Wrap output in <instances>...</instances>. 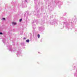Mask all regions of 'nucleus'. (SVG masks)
<instances>
[{"instance_id": "obj_1", "label": "nucleus", "mask_w": 77, "mask_h": 77, "mask_svg": "<svg viewBox=\"0 0 77 77\" xmlns=\"http://www.w3.org/2000/svg\"><path fill=\"white\" fill-rule=\"evenodd\" d=\"M37 36L38 38H40V35H39V34H38Z\"/></svg>"}, {"instance_id": "obj_4", "label": "nucleus", "mask_w": 77, "mask_h": 77, "mask_svg": "<svg viewBox=\"0 0 77 77\" xmlns=\"http://www.w3.org/2000/svg\"><path fill=\"white\" fill-rule=\"evenodd\" d=\"M22 19H20V20H19V21H20V22H21V21H22Z\"/></svg>"}, {"instance_id": "obj_6", "label": "nucleus", "mask_w": 77, "mask_h": 77, "mask_svg": "<svg viewBox=\"0 0 77 77\" xmlns=\"http://www.w3.org/2000/svg\"><path fill=\"white\" fill-rule=\"evenodd\" d=\"M3 20H5V18H3Z\"/></svg>"}, {"instance_id": "obj_2", "label": "nucleus", "mask_w": 77, "mask_h": 77, "mask_svg": "<svg viewBox=\"0 0 77 77\" xmlns=\"http://www.w3.org/2000/svg\"><path fill=\"white\" fill-rule=\"evenodd\" d=\"M12 23L13 24H14V25H16L17 24V23H16L13 22Z\"/></svg>"}, {"instance_id": "obj_7", "label": "nucleus", "mask_w": 77, "mask_h": 77, "mask_svg": "<svg viewBox=\"0 0 77 77\" xmlns=\"http://www.w3.org/2000/svg\"><path fill=\"white\" fill-rule=\"evenodd\" d=\"M23 39H26V38H24Z\"/></svg>"}, {"instance_id": "obj_3", "label": "nucleus", "mask_w": 77, "mask_h": 77, "mask_svg": "<svg viewBox=\"0 0 77 77\" xmlns=\"http://www.w3.org/2000/svg\"><path fill=\"white\" fill-rule=\"evenodd\" d=\"M30 41L29 40H26V42H29Z\"/></svg>"}, {"instance_id": "obj_5", "label": "nucleus", "mask_w": 77, "mask_h": 77, "mask_svg": "<svg viewBox=\"0 0 77 77\" xmlns=\"http://www.w3.org/2000/svg\"><path fill=\"white\" fill-rule=\"evenodd\" d=\"M0 35H3V33H2V32H0Z\"/></svg>"}]
</instances>
